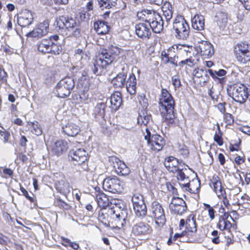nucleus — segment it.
Returning <instances> with one entry per match:
<instances>
[{"instance_id":"f704fd0d","label":"nucleus","mask_w":250,"mask_h":250,"mask_svg":"<svg viewBox=\"0 0 250 250\" xmlns=\"http://www.w3.org/2000/svg\"><path fill=\"white\" fill-rule=\"evenodd\" d=\"M94 28L99 35L106 34L109 31L108 26L104 21H98L94 23Z\"/></svg>"},{"instance_id":"052dcab7","label":"nucleus","mask_w":250,"mask_h":250,"mask_svg":"<svg viewBox=\"0 0 250 250\" xmlns=\"http://www.w3.org/2000/svg\"><path fill=\"white\" fill-rule=\"evenodd\" d=\"M87 75L86 72H83V73L82 74V77L79 79V83H81L82 85L84 84V81H85L86 83L87 82Z\"/></svg>"},{"instance_id":"2eb2a0df","label":"nucleus","mask_w":250,"mask_h":250,"mask_svg":"<svg viewBox=\"0 0 250 250\" xmlns=\"http://www.w3.org/2000/svg\"><path fill=\"white\" fill-rule=\"evenodd\" d=\"M145 138L147 140V143L152 150L159 151L165 145V140L160 135L154 134L151 136H145Z\"/></svg>"},{"instance_id":"13d9d810","label":"nucleus","mask_w":250,"mask_h":250,"mask_svg":"<svg viewBox=\"0 0 250 250\" xmlns=\"http://www.w3.org/2000/svg\"><path fill=\"white\" fill-rule=\"evenodd\" d=\"M239 129L244 133L250 135V126H243L241 127Z\"/></svg>"},{"instance_id":"dca6fc26","label":"nucleus","mask_w":250,"mask_h":250,"mask_svg":"<svg viewBox=\"0 0 250 250\" xmlns=\"http://www.w3.org/2000/svg\"><path fill=\"white\" fill-rule=\"evenodd\" d=\"M171 211L177 214H182L187 209L185 201L179 197H173L169 204Z\"/></svg>"},{"instance_id":"864d4df0","label":"nucleus","mask_w":250,"mask_h":250,"mask_svg":"<svg viewBox=\"0 0 250 250\" xmlns=\"http://www.w3.org/2000/svg\"><path fill=\"white\" fill-rule=\"evenodd\" d=\"M172 83L175 88H179L181 85V82L177 76H174L172 77Z\"/></svg>"},{"instance_id":"09e8293b","label":"nucleus","mask_w":250,"mask_h":250,"mask_svg":"<svg viewBox=\"0 0 250 250\" xmlns=\"http://www.w3.org/2000/svg\"><path fill=\"white\" fill-rule=\"evenodd\" d=\"M116 218L118 220H117V223H118L119 225L117 226V228L119 229H121V228L123 227L124 223L121 222V223L119 222L120 220L122 219L123 221V222H125V217L124 216V213L122 211L121 213H116L115 214Z\"/></svg>"},{"instance_id":"4c0bfd02","label":"nucleus","mask_w":250,"mask_h":250,"mask_svg":"<svg viewBox=\"0 0 250 250\" xmlns=\"http://www.w3.org/2000/svg\"><path fill=\"white\" fill-rule=\"evenodd\" d=\"M216 21L220 28H224L228 23V16L227 14L224 13H219L216 16Z\"/></svg>"},{"instance_id":"1a4fd4ad","label":"nucleus","mask_w":250,"mask_h":250,"mask_svg":"<svg viewBox=\"0 0 250 250\" xmlns=\"http://www.w3.org/2000/svg\"><path fill=\"white\" fill-rule=\"evenodd\" d=\"M234 52L237 61L245 64L250 61V45L246 42H241L234 47Z\"/></svg>"},{"instance_id":"a19ab883","label":"nucleus","mask_w":250,"mask_h":250,"mask_svg":"<svg viewBox=\"0 0 250 250\" xmlns=\"http://www.w3.org/2000/svg\"><path fill=\"white\" fill-rule=\"evenodd\" d=\"M113 83L116 87L124 86L125 83V77L124 74H119L112 81Z\"/></svg>"},{"instance_id":"de8ad7c7","label":"nucleus","mask_w":250,"mask_h":250,"mask_svg":"<svg viewBox=\"0 0 250 250\" xmlns=\"http://www.w3.org/2000/svg\"><path fill=\"white\" fill-rule=\"evenodd\" d=\"M126 56L127 57V60L131 62L134 63L136 62V56L133 51L128 50L126 52Z\"/></svg>"},{"instance_id":"a211bd4d","label":"nucleus","mask_w":250,"mask_h":250,"mask_svg":"<svg viewBox=\"0 0 250 250\" xmlns=\"http://www.w3.org/2000/svg\"><path fill=\"white\" fill-rule=\"evenodd\" d=\"M71 160L75 162V165H81L87 161L88 154L83 148L72 150L69 153Z\"/></svg>"},{"instance_id":"5701e85b","label":"nucleus","mask_w":250,"mask_h":250,"mask_svg":"<svg viewBox=\"0 0 250 250\" xmlns=\"http://www.w3.org/2000/svg\"><path fill=\"white\" fill-rule=\"evenodd\" d=\"M33 20L32 13L28 10H25L22 13L21 16L18 18V23L21 27H26L32 23Z\"/></svg>"},{"instance_id":"412c9836","label":"nucleus","mask_w":250,"mask_h":250,"mask_svg":"<svg viewBox=\"0 0 250 250\" xmlns=\"http://www.w3.org/2000/svg\"><path fill=\"white\" fill-rule=\"evenodd\" d=\"M62 130L67 136L75 137L80 132V127L77 125L70 122L62 126Z\"/></svg>"},{"instance_id":"49530a36","label":"nucleus","mask_w":250,"mask_h":250,"mask_svg":"<svg viewBox=\"0 0 250 250\" xmlns=\"http://www.w3.org/2000/svg\"><path fill=\"white\" fill-rule=\"evenodd\" d=\"M55 203L56 206L64 209L69 210L71 208V206L69 204L60 199H57Z\"/></svg>"},{"instance_id":"f8f14e48","label":"nucleus","mask_w":250,"mask_h":250,"mask_svg":"<svg viewBox=\"0 0 250 250\" xmlns=\"http://www.w3.org/2000/svg\"><path fill=\"white\" fill-rule=\"evenodd\" d=\"M133 209L135 214L138 217H144L147 212L146 205L142 195L137 193L131 198Z\"/></svg>"},{"instance_id":"e2e57ef3","label":"nucleus","mask_w":250,"mask_h":250,"mask_svg":"<svg viewBox=\"0 0 250 250\" xmlns=\"http://www.w3.org/2000/svg\"><path fill=\"white\" fill-rule=\"evenodd\" d=\"M3 173L9 177H11L13 174V171L10 168H5L3 169Z\"/></svg>"},{"instance_id":"4468645a","label":"nucleus","mask_w":250,"mask_h":250,"mask_svg":"<svg viewBox=\"0 0 250 250\" xmlns=\"http://www.w3.org/2000/svg\"><path fill=\"white\" fill-rule=\"evenodd\" d=\"M103 189L112 193L122 191L120 180L116 177H107L103 182Z\"/></svg>"},{"instance_id":"aec40b11","label":"nucleus","mask_w":250,"mask_h":250,"mask_svg":"<svg viewBox=\"0 0 250 250\" xmlns=\"http://www.w3.org/2000/svg\"><path fill=\"white\" fill-rule=\"evenodd\" d=\"M135 31L137 35L142 39H148L151 35V31L146 22L137 24L135 26Z\"/></svg>"},{"instance_id":"f3484780","label":"nucleus","mask_w":250,"mask_h":250,"mask_svg":"<svg viewBox=\"0 0 250 250\" xmlns=\"http://www.w3.org/2000/svg\"><path fill=\"white\" fill-rule=\"evenodd\" d=\"M152 231L151 226L147 223L140 222L134 225L132 229V233L135 236H144L149 234Z\"/></svg>"},{"instance_id":"cd10ccee","label":"nucleus","mask_w":250,"mask_h":250,"mask_svg":"<svg viewBox=\"0 0 250 250\" xmlns=\"http://www.w3.org/2000/svg\"><path fill=\"white\" fill-rule=\"evenodd\" d=\"M110 108L115 111L117 110L121 105L122 99L121 94L119 92H115L113 94L110 98Z\"/></svg>"},{"instance_id":"393cba45","label":"nucleus","mask_w":250,"mask_h":250,"mask_svg":"<svg viewBox=\"0 0 250 250\" xmlns=\"http://www.w3.org/2000/svg\"><path fill=\"white\" fill-rule=\"evenodd\" d=\"M199 48L202 56L208 57L214 53L212 45L208 42L204 41L201 42Z\"/></svg>"},{"instance_id":"b1692460","label":"nucleus","mask_w":250,"mask_h":250,"mask_svg":"<svg viewBox=\"0 0 250 250\" xmlns=\"http://www.w3.org/2000/svg\"><path fill=\"white\" fill-rule=\"evenodd\" d=\"M68 148L67 143L62 140H58L56 142L52 147V152L57 155H61Z\"/></svg>"},{"instance_id":"72a5a7b5","label":"nucleus","mask_w":250,"mask_h":250,"mask_svg":"<svg viewBox=\"0 0 250 250\" xmlns=\"http://www.w3.org/2000/svg\"><path fill=\"white\" fill-rule=\"evenodd\" d=\"M136 79L135 76L132 74L130 75L126 82V90L130 94L133 95L136 92Z\"/></svg>"},{"instance_id":"69168bd1","label":"nucleus","mask_w":250,"mask_h":250,"mask_svg":"<svg viewBox=\"0 0 250 250\" xmlns=\"http://www.w3.org/2000/svg\"><path fill=\"white\" fill-rule=\"evenodd\" d=\"M116 171L118 175L121 176L125 175L124 167H122L121 166H118V167L116 169Z\"/></svg>"},{"instance_id":"8fccbe9b","label":"nucleus","mask_w":250,"mask_h":250,"mask_svg":"<svg viewBox=\"0 0 250 250\" xmlns=\"http://www.w3.org/2000/svg\"><path fill=\"white\" fill-rule=\"evenodd\" d=\"M204 206L205 207V209L208 210L210 219L211 220L214 219L215 217L214 213L215 212L214 209L208 204H204Z\"/></svg>"},{"instance_id":"a18cd8bd","label":"nucleus","mask_w":250,"mask_h":250,"mask_svg":"<svg viewBox=\"0 0 250 250\" xmlns=\"http://www.w3.org/2000/svg\"><path fill=\"white\" fill-rule=\"evenodd\" d=\"M49 48L51 51L49 53L56 55H59L61 52V47L52 42Z\"/></svg>"},{"instance_id":"2f4dec72","label":"nucleus","mask_w":250,"mask_h":250,"mask_svg":"<svg viewBox=\"0 0 250 250\" xmlns=\"http://www.w3.org/2000/svg\"><path fill=\"white\" fill-rule=\"evenodd\" d=\"M74 57L76 62L78 64H79L80 65V67L83 65L88 59V56L87 55L86 53L81 49H77L75 51Z\"/></svg>"},{"instance_id":"ddd939ff","label":"nucleus","mask_w":250,"mask_h":250,"mask_svg":"<svg viewBox=\"0 0 250 250\" xmlns=\"http://www.w3.org/2000/svg\"><path fill=\"white\" fill-rule=\"evenodd\" d=\"M164 165L168 171L173 173H177L176 176L178 180L181 172L186 173L188 171L187 168H183V166L178 160L173 156H169L166 158Z\"/></svg>"},{"instance_id":"37998d69","label":"nucleus","mask_w":250,"mask_h":250,"mask_svg":"<svg viewBox=\"0 0 250 250\" xmlns=\"http://www.w3.org/2000/svg\"><path fill=\"white\" fill-rule=\"evenodd\" d=\"M150 119V116L146 114V113L143 112L142 114H140L138 119V123L141 125H146Z\"/></svg>"},{"instance_id":"e433bc0d","label":"nucleus","mask_w":250,"mask_h":250,"mask_svg":"<svg viewBox=\"0 0 250 250\" xmlns=\"http://www.w3.org/2000/svg\"><path fill=\"white\" fill-rule=\"evenodd\" d=\"M208 73V70L204 69L203 68L195 69L193 72L195 77L202 78L204 83H206L208 80L209 76Z\"/></svg>"},{"instance_id":"4be33fe9","label":"nucleus","mask_w":250,"mask_h":250,"mask_svg":"<svg viewBox=\"0 0 250 250\" xmlns=\"http://www.w3.org/2000/svg\"><path fill=\"white\" fill-rule=\"evenodd\" d=\"M210 186L213 189L218 197H220L225 194V190L222 187L221 181L218 176H213Z\"/></svg>"},{"instance_id":"a878e982","label":"nucleus","mask_w":250,"mask_h":250,"mask_svg":"<svg viewBox=\"0 0 250 250\" xmlns=\"http://www.w3.org/2000/svg\"><path fill=\"white\" fill-rule=\"evenodd\" d=\"M192 27L197 30L201 31L205 28V18L201 15H195L191 19Z\"/></svg>"},{"instance_id":"4d7b16f0","label":"nucleus","mask_w":250,"mask_h":250,"mask_svg":"<svg viewBox=\"0 0 250 250\" xmlns=\"http://www.w3.org/2000/svg\"><path fill=\"white\" fill-rule=\"evenodd\" d=\"M245 8L247 10H250V0H239Z\"/></svg>"},{"instance_id":"9d476101","label":"nucleus","mask_w":250,"mask_h":250,"mask_svg":"<svg viewBox=\"0 0 250 250\" xmlns=\"http://www.w3.org/2000/svg\"><path fill=\"white\" fill-rule=\"evenodd\" d=\"M74 86L73 80L67 77L60 81L56 86V93L58 97L63 98L68 96Z\"/></svg>"},{"instance_id":"7ed1b4c3","label":"nucleus","mask_w":250,"mask_h":250,"mask_svg":"<svg viewBox=\"0 0 250 250\" xmlns=\"http://www.w3.org/2000/svg\"><path fill=\"white\" fill-rule=\"evenodd\" d=\"M60 29L70 32L72 36L77 37L81 34L80 22L75 17L62 16L56 20Z\"/></svg>"},{"instance_id":"f03ea898","label":"nucleus","mask_w":250,"mask_h":250,"mask_svg":"<svg viewBox=\"0 0 250 250\" xmlns=\"http://www.w3.org/2000/svg\"><path fill=\"white\" fill-rule=\"evenodd\" d=\"M114 57L106 49H102L96 57L92 70L94 74L100 75L106 71L108 65L113 61Z\"/></svg>"},{"instance_id":"774afa93","label":"nucleus","mask_w":250,"mask_h":250,"mask_svg":"<svg viewBox=\"0 0 250 250\" xmlns=\"http://www.w3.org/2000/svg\"><path fill=\"white\" fill-rule=\"evenodd\" d=\"M219 161L221 165H223L225 163V157L222 153H219L218 156Z\"/></svg>"},{"instance_id":"f257e3e1","label":"nucleus","mask_w":250,"mask_h":250,"mask_svg":"<svg viewBox=\"0 0 250 250\" xmlns=\"http://www.w3.org/2000/svg\"><path fill=\"white\" fill-rule=\"evenodd\" d=\"M159 104L160 114L164 119L170 121L174 118V101L171 94L166 89H162Z\"/></svg>"},{"instance_id":"c85d7f7f","label":"nucleus","mask_w":250,"mask_h":250,"mask_svg":"<svg viewBox=\"0 0 250 250\" xmlns=\"http://www.w3.org/2000/svg\"><path fill=\"white\" fill-rule=\"evenodd\" d=\"M56 189L61 193L66 196L70 191L71 187L69 183L65 180H61L55 183Z\"/></svg>"},{"instance_id":"423d86ee","label":"nucleus","mask_w":250,"mask_h":250,"mask_svg":"<svg viewBox=\"0 0 250 250\" xmlns=\"http://www.w3.org/2000/svg\"><path fill=\"white\" fill-rule=\"evenodd\" d=\"M227 93L235 101L242 104L248 98V88L244 85H229L227 88Z\"/></svg>"},{"instance_id":"79ce46f5","label":"nucleus","mask_w":250,"mask_h":250,"mask_svg":"<svg viewBox=\"0 0 250 250\" xmlns=\"http://www.w3.org/2000/svg\"><path fill=\"white\" fill-rule=\"evenodd\" d=\"M208 73L212 77L213 79H218L221 80L220 77L225 76L227 71L224 69H220L218 71H213L212 69H208Z\"/></svg>"},{"instance_id":"6e6d98bb","label":"nucleus","mask_w":250,"mask_h":250,"mask_svg":"<svg viewBox=\"0 0 250 250\" xmlns=\"http://www.w3.org/2000/svg\"><path fill=\"white\" fill-rule=\"evenodd\" d=\"M214 140L218 144L219 146H222L223 144V142L221 136L216 133L214 136Z\"/></svg>"},{"instance_id":"20e7f679","label":"nucleus","mask_w":250,"mask_h":250,"mask_svg":"<svg viewBox=\"0 0 250 250\" xmlns=\"http://www.w3.org/2000/svg\"><path fill=\"white\" fill-rule=\"evenodd\" d=\"M178 50L180 57L184 59L179 62V66L188 65L190 67L195 65L198 62V56L194 54L192 47L183 45L176 46Z\"/></svg>"},{"instance_id":"c03bdc74","label":"nucleus","mask_w":250,"mask_h":250,"mask_svg":"<svg viewBox=\"0 0 250 250\" xmlns=\"http://www.w3.org/2000/svg\"><path fill=\"white\" fill-rule=\"evenodd\" d=\"M174 48L173 46L171 48H169L167 51H163L161 53V55L162 57V60L165 63H168L169 61V59H172L171 53L174 52Z\"/></svg>"},{"instance_id":"ea45409f","label":"nucleus","mask_w":250,"mask_h":250,"mask_svg":"<svg viewBox=\"0 0 250 250\" xmlns=\"http://www.w3.org/2000/svg\"><path fill=\"white\" fill-rule=\"evenodd\" d=\"M27 124L29 126L32 128L31 131L33 133L35 134L37 136H39L42 134V129L38 122H28Z\"/></svg>"},{"instance_id":"9b49d317","label":"nucleus","mask_w":250,"mask_h":250,"mask_svg":"<svg viewBox=\"0 0 250 250\" xmlns=\"http://www.w3.org/2000/svg\"><path fill=\"white\" fill-rule=\"evenodd\" d=\"M150 215L159 227L163 226L166 222V219L164 209L162 206L157 202L151 204L150 209Z\"/></svg>"},{"instance_id":"603ef678","label":"nucleus","mask_w":250,"mask_h":250,"mask_svg":"<svg viewBox=\"0 0 250 250\" xmlns=\"http://www.w3.org/2000/svg\"><path fill=\"white\" fill-rule=\"evenodd\" d=\"M224 119L225 122L228 125H231L233 123V118L232 115L229 113H224Z\"/></svg>"},{"instance_id":"39448f33","label":"nucleus","mask_w":250,"mask_h":250,"mask_svg":"<svg viewBox=\"0 0 250 250\" xmlns=\"http://www.w3.org/2000/svg\"><path fill=\"white\" fill-rule=\"evenodd\" d=\"M145 17V22H146L149 26L155 33H160L165 24L162 17L158 13L154 11L145 10L143 11Z\"/></svg>"},{"instance_id":"58836bf2","label":"nucleus","mask_w":250,"mask_h":250,"mask_svg":"<svg viewBox=\"0 0 250 250\" xmlns=\"http://www.w3.org/2000/svg\"><path fill=\"white\" fill-rule=\"evenodd\" d=\"M99 7L102 9L112 8L115 6V2L112 0H97Z\"/></svg>"},{"instance_id":"c9c22d12","label":"nucleus","mask_w":250,"mask_h":250,"mask_svg":"<svg viewBox=\"0 0 250 250\" xmlns=\"http://www.w3.org/2000/svg\"><path fill=\"white\" fill-rule=\"evenodd\" d=\"M98 204L100 207L105 208L111 203L107 196L104 193H100L96 195Z\"/></svg>"},{"instance_id":"5fc2aeb1","label":"nucleus","mask_w":250,"mask_h":250,"mask_svg":"<svg viewBox=\"0 0 250 250\" xmlns=\"http://www.w3.org/2000/svg\"><path fill=\"white\" fill-rule=\"evenodd\" d=\"M21 190L22 194L26 197L30 202H33L34 199L33 197L30 196L28 194V191L23 187H21Z\"/></svg>"},{"instance_id":"0eeeda50","label":"nucleus","mask_w":250,"mask_h":250,"mask_svg":"<svg viewBox=\"0 0 250 250\" xmlns=\"http://www.w3.org/2000/svg\"><path fill=\"white\" fill-rule=\"evenodd\" d=\"M173 29L175 32L177 39H186L189 33V26L185 19L181 16H178L175 19L173 23Z\"/></svg>"},{"instance_id":"6e6552de","label":"nucleus","mask_w":250,"mask_h":250,"mask_svg":"<svg viewBox=\"0 0 250 250\" xmlns=\"http://www.w3.org/2000/svg\"><path fill=\"white\" fill-rule=\"evenodd\" d=\"M178 181L181 188L185 191L196 193L200 188V181L197 179L190 181L186 173L180 172L178 177Z\"/></svg>"},{"instance_id":"6ab92c4d","label":"nucleus","mask_w":250,"mask_h":250,"mask_svg":"<svg viewBox=\"0 0 250 250\" xmlns=\"http://www.w3.org/2000/svg\"><path fill=\"white\" fill-rule=\"evenodd\" d=\"M49 30V23L44 21L39 24L29 34L32 37H41L47 34Z\"/></svg>"},{"instance_id":"338daca9","label":"nucleus","mask_w":250,"mask_h":250,"mask_svg":"<svg viewBox=\"0 0 250 250\" xmlns=\"http://www.w3.org/2000/svg\"><path fill=\"white\" fill-rule=\"evenodd\" d=\"M27 140L24 136H22L20 140V145L22 146H25L26 145Z\"/></svg>"},{"instance_id":"0e129e2a","label":"nucleus","mask_w":250,"mask_h":250,"mask_svg":"<svg viewBox=\"0 0 250 250\" xmlns=\"http://www.w3.org/2000/svg\"><path fill=\"white\" fill-rule=\"evenodd\" d=\"M112 53L115 54L116 55H118L120 54L121 49L116 46H112L111 48Z\"/></svg>"},{"instance_id":"bf43d9fd","label":"nucleus","mask_w":250,"mask_h":250,"mask_svg":"<svg viewBox=\"0 0 250 250\" xmlns=\"http://www.w3.org/2000/svg\"><path fill=\"white\" fill-rule=\"evenodd\" d=\"M223 229H229L231 227V224L229 221L224 220H223Z\"/></svg>"},{"instance_id":"bb28decb","label":"nucleus","mask_w":250,"mask_h":250,"mask_svg":"<svg viewBox=\"0 0 250 250\" xmlns=\"http://www.w3.org/2000/svg\"><path fill=\"white\" fill-rule=\"evenodd\" d=\"M162 10L163 11V15L166 19V26H167L172 17L173 13L172 6L169 2L166 1L162 6Z\"/></svg>"},{"instance_id":"473e14b6","label":"nucleus","mask_w":250,"mask_h":250,"mask_svg":"<svg viewBox=\"0 0 250 250\" xmlns=\"http://www.w3.org/2000/svg\"><path fill=\"white\" fill-rule=\"evenodd\" d=\"M105 104L103 102H100L97 104L93 110V114L95 118L99 120L104 118L105 115Z\"/></svg>"},{"instance_id":"7c9ffc66","label":"nucleus","mask_w":250,"mask_h":250,"mask_svg":"<svg viewBox=\"0 0 250 250\" xmlns=\"http://www.w3.org/2000/svg\"><path fill=\"white\" fill-rule=\"evenodd\" d=\"M51 43V39H42L37 43L38 50L43 54L49 53L51 51L49 47Z\"/></svg>"},{"instance_id":"680f3d73","label":"nucleus","mask_w":250,"mask_h":250,"mask_svg":"<svg viewBox=\"0 0 250 250\" xmlns=\"http://www.w3.org/2000/svg\"><path fill=\"white\" fill-rule=\"evenodd\" d=\"M225 104H226L225 103H222L218 104L217 105V108L219 110V111L223 114L225 113V111H226V109H225Z\"/></svg>"},{"instance_id":"c756f323","label":"nucleus","mask_w":250,"mask_h":250,"mask_svg":"<svg viewBox=\"0 0 250 250\" xmlns=\"http://www.w3.org/2000/svg\"><path fill=\"white\" fill-rule=\"evenodd\" d=\"M186 229L185 231L187 235L195 233L197 231L195 219L192 215L189 216L186 221Z\"/></svg>"},{"instance_id":"3c124183","label":"nucleus","mask_w":250,"mask_h":250,"mask_svg":"<svg viewBox=\"0 0 250 250\" xmlns=\"http://www.w3.org/2000/svg\"><path fill=\"white\" fill-rule=\"evenodd\" d=\"M10 133L7 131H0V139L3 140L4 143L8 142L10 138Z\"/></svg>"}]
</instances>
